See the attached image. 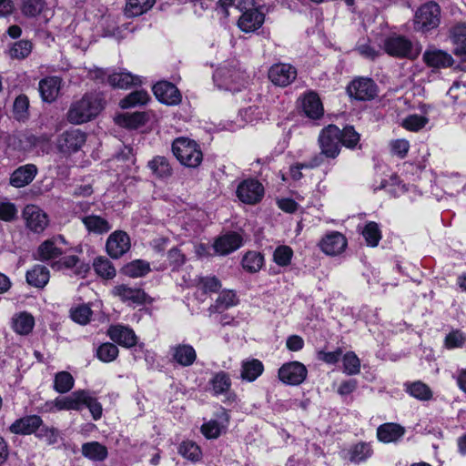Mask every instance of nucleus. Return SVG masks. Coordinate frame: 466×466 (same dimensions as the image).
<instances>
[{"mask_svg":"<svg viewBox=\"0 0 466 466\" xmlns=\"http://www.w3.org/2000/svg\"><path fill=\"white\" fill-rule=\"evenodd\" d=\"M101 109V100L96 96L86 95L71 105L67 119L72 124H83L96 117Z\"/></svg>","mask_w":466,"mask_h":466,"instance_id":"1","label":"nucleus"},{"mask_svg":"<svg viewBox=\"0 0 466 466\" xmlns=\"http://www.w3.org/2000/svg\"><path fill=\"white\" fill-rule=\"evenodd\" d=\"M213 79L219 89L238 92L248 84V76L244 71L236 66H223L218 68Z\"/></svg>","mask_w":466,"mask_h":466,"instance_id":"2","label":"nucleus"},{"mask_svg":"<svg viewBox=\"0 0 466 466\" xmlns=\"http://www.w3.org/2000/svg\"><path fill=\"white\" fill-rule=\"evenodd\" d=\"M172 151L177 159L184 166L197 167L202 162L203 155L196 141L178 137L172 144Z\"/></svg>","mask_w":466,"mask_h":466,"instance_id":"3","label":"nucleus"},{"mask_svg":"<svg viewBox=\"0 0 466 466\" xmlns=\"http://www.w3.org/2000/svg\"><path fill=\"white\" fill-rule=\"evenodd\" d=\"M384 49L391 56L415 59L421 52V46L405 36L393 35L385 40Z\"/></svg>","mask_w":466,"mask_h":466,"instance_id":"4","label":"nucleus"},{"mask_svg":"<svg viewBox=\"0 0 466 466\" xmlns=\"http://www.w3.org/2000/svg\"><path fill=\"white\" fill-rule=\"evenodd\" d=\"M341 130L335 125H329L323 128L319 136V144L321 154L327 157L335 158L340 150Z\"/></svg>","mask_w":466,"mask_h":466,"instance_id":"5","label":"nucleus"},{"mask_svg":"<svg viewBox=\"0 0 466 466\" xmlns=\"http://www.w3.org/2000/svg\"><path fill=\"white\" fill-rule=\"evenodd\" d=\"M440 6L436 3L422 5L415 14V28L426 32L437 27L440 24Z\"/></svg>","mask_w":466,"mask_h":466,"instance_id":"6","label":"nucleus"},{"mask_svg":"<svg viewBox=\"0 0 466 466\" xmlns=\"http://www.w3.org/2000/svg\"><path fill=\"white\" fill-rule=\"evenodd\" d=\"M308 370L299 361H289L284 363L278 371L279 380L291 386L300 385L307 378Z\"/></svg>","mask_w":466,"mask_h":466,"instance_id":"7","label":"nucleus"},{"mask_svg":"<svg viewBox=\"0 0 466 466\" xmlns=\"http://www.w3.org/2000/svg\"><path fill=\"white\" fill-rule=\"evenodd\" d=\"M236 194L241 202L255 205L262 199L264 196V187L257 179H245L238 184Z\"/></svg>","mask_w":466,"mask_h":466,"instance_id":"8","label":"nucleus"},{"mask_svg":"<svg viewBox=\"0 0 466 466\" xmlns=\"http://www.w3.org/2000/svg\"><path fill=\"white\" fill-rule=\"evenodd\" d=\"M230 416L228 411L221 408L216 413V418L204 422L200 428L201 433L208 440L218 439L225 433L229 423Z\"/></svg>","mask_w":466,"mask_h":466,"instance_id":"9","label":"nucleus"},{"mask_svg":"<svg viewBox=\"0 0 466 466\" xmlns=\"http://www.w3.org/2000/svg\"><path fill=\"white\" fill-rule=\"evenodd\" d=\"M131 247L130 238L127 232L116 230L111 233L106 243L107 254L112 258H119L126 254Z\"/></svg>","mask_w":466,"mask_h":466,"instance_id":"10","label":"nucleus"},{"mask_svg":"<svg viewBox=\"0 0 466 466\" xmlns=\"http://www.w3.org/2000/svg\"><path fill=\"white\" fill-rule=\"evenodd\" d=\"M231 384L230 376L225 371L216 372L209 380V386L213 395H225L226 401L228 403L237 400V395L230 391Z\"/></svg>","mask_w":466,"mask_h":466,"instance_id":"11","label":"nucleus"},{"mask_svg":"<svg viewBox=\"0 0 466 466\" xmlns=\"http://www.w3.org/2000/svg\"><path fill=\"white\" fill-rule=\"evenodd\" d=\"M23 218L27 228L35 233L44 231L48 225L47 215L35 205H27L24 208Z\"/></svg>","mask_w":466,"mask_h":466,"instance_id":"12","label":"nucleus"},{"mask_svg":"<svg viewBox=\"0 0 466 466\" xmlns=\"http://www.w3.org/2000/svg\"><path fill=\"white\" fill-rule=\"evenodd\" d=\"M349 95L358 100H370L377 94L375 83L370 78L360 77L353 80L347 88Z\"/></svg>","mask_w":466,"mask_h":466,"instance_id":"13","label":"nucleus"},{"mask_svg":"<svg viewBox=\"0 0 466 466\" xmlns=\"http://www.w3.org/2000/svg\"><path fill=\"white\" fill-rule=\"evenodd\" d=\"M86 142V135L79 129H70L64 132L57 140L58 149L64 154L77 151Z\"/></svg>","mask_w":466,"mask_h":466,"instance_id":"14","label":"nucleus"},{"mask_svg":"<svg viewBox=\"0 0 466 466\" xmlns=\"http://www.w3.org/2000/svg\"><path fill=\"white\" fill-rule=\"evenodd\" d=\"M114 297L118 298L122 302L128 305H140L146 301L147 295L139 288L131 287L127 284H119L112 289Z\"/></svg>","mask_w":466,"mask_h":466,"instance_id":"15","label":"nucleus"},{"mask_svg":"<svg viewBox=\"0 0 466 466\" xmlns=\"http://www.w3.org/2000/svg\"><path fill=\"white\" fill-rule=\"evenodd\" d=\"M268 77L274 85L287 86L296 79L297 70L289 64H276L270 67Z\"/></svg>","mask_w":466,"mask_h":466,"instance_id":"16","label":"nucleus"},{"mask_svg":"<svg viewBox=\"0 0 466 466\" xmlns=\"http://www.w3.org/2000/svg\"><path fill=\"white\" fill-rule=\"evenodd\" d=\"M43 420L38 415H27L15 420L9 427V431L17 435H31L36 433L42 426Z\"/></svg>","mask_w":466,"mask_h":466,"instance_id":"17","label":"nucleus"},{"mask_svg":"<svg viewBox=\"0 0 466 466\" xmlns=\"http://www.w3.org/2000/svg\"><path fill=\"white\" fill-rule=\"evenodd\" d=\"M347 239L339 232L332 231L327 234L320 241L319 248L327 255L337 256L344 251Z\"/></svg>","mask_w":466,"mask_h":466,"instance_id":"18","label":"nucleus"},{"mask_svg":"<svg viewBox=\"0 0 466 466\" xmlns=\"http://www.w3.org/2000/svg\"><path fill=\"white\" fill-rule=\"evenodd\" d=\"M153 92L160 102L167 105H177L181 100V95L178 89L167 81L157 82L153 86Z\"/></svg>","mask_w":466,"mask_h":466,"instance_id":"19","label":"nucleus"},{"mask_svg":"<svg viewBox=\"0 0 466 466\" xmlns=\"http://www.w3.org/2000/svg\"><path fill=\"white\" fill-rule=\"evenodd\" d=\"M66 240L64 237L57 236L44 241L38 248V256L42 260H52L64 253Z\"/></svg>","mask_w":466,"mask_h":466,"instance_id":"20","label":"nucleus"},{"mask_svg":"<svg viewBox=\"0 0 466 466\" xmlns=\"http://www.w3.org/2000/svg\"><path fill=\"white\" fill-rule=\"evenodd\" d=\"M37 171V167L34 164L21 166L11 174L9 183L14 187H24L34 180Z\"/></svg>","mask_w":466,"mask_h":466,"instance_id":"21","label":"nucleus"},{"mask_svg":"<svg viewBox=\"0 0 466 466\" xmlns=\"http://www.w3.org/2000/svg\"><path fill=\"white\" fill-rule=\"evenodd\" d=\"M107 334L113 341L127 348L137 343V336L133 329L120 324L111 326Z\"/></svg>","mask_w":466,"mask_h":466,"instance_id":"22","label":"nucleus"},{"mask_svg":"<svg viewBox=\"0 0 466 466\" xmlns=\"http://www.w3.org/2000/svg\"><path fill=\"white\" fill-rule=\"evenodd\" d=\"M264 19L263 13L257 8H251L242 14L238 19V25L243 32H254L263 25Z\"/></svg>","mask_w":466,"mask_h":466,"instance_id":"23","label":"nucleus"},{"mask_svg":"<svg viewBox=\"0 0 466 466\" xmlns=\"http://www.w3.org/2000/svg\"><path fill=\"white\" fill-rule=\"evenodd\" d=\"M62 80L58 76H48L39 82V92L42 99L51 103L55 101L60 92Z\"/></svg>","mask_w":466,"mask_h":466,"instance_id":"24","label":"nucleus"},{"mask_svg":"<svg viewBox=\"0 0 466 466\" xmlns=\"http://www.w3.org/2000/svg\"><path fill=\"white\" fill-rule=\"evenodd\" d=\"M242 238L238 233H229L218 238L214 243L215 252L218 255H227L240 248Z\"/></svg>","mask_w":466,"mask_h":466,"instance_id":"25","label":"nucleus"},{"mask_svg":"<svg viewBox=\"0 0 466 466\" xmlns=\"http://www.w3.org/2000/svg\"><path fill=\"white\" fill-rule=\"evenodd\" d=\"M264 371L263 363L253 358H248L241 361L240 379L244 381H255Z\"/></svg>","mask_w":466,"mask_h":466,"instance_id":"26","label":"nucleus"},{"mask_svg":"<svg viewBox=\"0 0 466 466\" xmlns=\"http://www.w3.org/2000/svg\"><path fill=\"white\" fill-rule=\"evenodd\" d=\"M305 115L311 119H318L323 115V106L319 96L314 92L306 94L301 101Z\"/></svg>","mask_w":466,"mask_h":466,"instance_id":"27","label":"nucleus"},{"mask_svg":"<svg viewBox=\"0 0 466 466\" xmlns=\"http://www.w3.org/2000/svg\"><path fill=\"white\" fill-rule=\"evenodd\" d=\"M22 13L30 17L42 15L45 21H48L53 13L46 6L45 0H25L22 5Z\"/></svg>","mask_w":466,"mask_h":466,"instance_id":"28","label":"nucleus"},{"mask_svg":"<svg viewBox=\"0 0 466 466\" xmlns=\"http://www.w3.org/2000/svg\"><path fill=\"white\" fill-rule=\"evenodd\" d=\"M173 360L183 367L192 365L196 359L197 353L191 345L181 344L174 346L170 349Z\"/></svg>","mask_w":466,"mask_h":466,"instance_id":"29","label":"nucleus"},{"mask_svg":"<svg viewBox=\"0 0 466 466\" xmlns=\"http://www.w3.org/2000/svg\"><path fill=\"white\" fill-rule=\"evenodd\" d=\"M405 433V429L396 423H384L377 430V437L384 443L396 442Z\"/></svg>","mask_w":466,"mask_h":466,"instance_id":"30","label":"nucleus"},{"mask_svg":"<svg viewBox=\"0 0 466 466\" xmlns=\"http://www.w3.org/2000/svg\"><path fill=\"white\" fill-rule=\"evenodd\" d=\"M451 39L456 46L454 54L466 62V24H459L451 30Z\"/></svg>","mask_w":466,"mask_h":466,"instance_id":"31","label":"nucleus"},{"mask_svg":"<svg viewBox=\"0 0 466 466\" xmlns=\"http://www.w3.org/2000/svg\"><path fill=\"white\" fill-rule=\"evenodd\" d=\"M107 81L112 86L123 89L142 84V79L138 76H134L126 70L109 75Z\"/></svg>","mask_w":466,"mask_h":466,"instance_id":"32","label":"nucleus"},{"mask_svg":"<svg viewBox=\"0 0 466 466\" xmlns=\"http://www.w3.org/2000/svg\"><path fill=\"white\" fill-rule=\"evenodd\" d=\"M50 274L46 266L35 265L26 272V281L35 288H44L49 281Z\"/></svg>","mask_w":466,"mask_h":466,"instance_id":"33","label":"nucleus"},{"mask_svg":"<svg viewBox=\"0 0 466 466\" xmlns=\"http://www.w3.org/2000/svg\"><path fill=\"white\" fill-rule=\"evenodd\" d=\"M425 63L432 67H447L452 63L451 56L438 49H427L423 55Z\"/></svg>","mask_w":466,"mask_h":466,"instance_id":"34","label":"nucleus"},{"mask_svg":"<svg viewBox=\"0 0 466 466\" xmlns=\"http://www.w3.org/2000/svg\"><path fill=\"white\" fill-rule=\"evenodd\" d=\"M82 222L90 233L105 234L112 228L106 218L97 215L86 216L82 218Z\"/></svg>","mask_w":466,"mask_h":466,"instance_id":"35","label":"nucleus"},{"mask_svg":"<svg viewBox=\"0 0 466 466\" xmlns=\"http://www.w3.org/2000/svg\"><path fill=\"white\" fill-rule=\"evenodd\" d=\"M35 326L34 317L27 312H20L12 318V328L17 334L27 335Z\"/></svg>","mask_w":466,"mask_h":466,"instance_id":"36","label":"nucleus"},{"mask_svg":"<svg viewBox=\"0 0 466 466\" xmlns=\"http://www.w3.org/2000/svg\"><path fill=\"white\" fill-rule=\"evenodd\" d=\"M84 457L95 461H103L107 457V449L97 441L84 443L81 448Z\"/></svg>","mask_w":466,"mask_h":466,"instance_id":"37","label":"nucleus"},{"mask_svg":"<svg viewBox=\"0 0 466 466\" xmlns=\"http://www.w3.org/2000/svg\"><path fill=\"white\" fill-rule=\"evenodd\" d=\"M156 0H127L125 7V15L127 17H135L147 12Z\"/></svg>","mask_w":466,"mask_h":466,"instance_id":"38","label":"nucleus"},{"mask_svg":"<svg viewBox=\"0 0 466 466\" xmlns=\"http://www.w3.org/2000/svg\"><path fill=\"white\" fill-rule=\"evenodd\" d=\"M148 168L157 177H168L172 174V168L167 159L164 157L157 156L147 163Z\"/></svg>","mask_w":466,"mask_h":466,"instance_id":"39","label":"nucleus"},{"mask_svg":"<svg viewBox=\"0 0 466 466\" xmlns=\"http://www.w3.org/2000/svg\"><path fill=\"white\" fill-rule=\"evenodd\" d=\"M83 390H76L70 395L57 397L58 410H80V402L83 400Z\"/></svg>","mask_w":466,"mask_h":466,"instance_id":"40","label":"nucleus"},{"mask_svg":"<svg viewBox=\"0 0 466 466\" xmlns=\"http://www.w3.org/2000/svg\"><path fill=\"white\" fill-rule=\"evenodd\" d=\"M52 267L56 269L75 268V274L77 275L85 273L88 269V267L83 263H80L78 258L75 255L62 258L60 260L52 264Z\"/></svg>","mask_w":466,"mask_h":466,"instance_id":"41","label":"nucleus"},{"mask_svg":"<svg viewBox=\"0 0 466 466\" xmlns=\"http://www.w3.org/2000/svg\"><path fill=\"white\" fill-rule=\"evenodd\" d=\"M83 400L80 402V410L84 407H86L89 410L92 418L95 420H99L102 416L103 411L102 405L97 401V400L95 397L92 396V394L89 391L83 390Z\"/></svg>","mask_w":466,"mask_h":466,"instance_id":"42","label":"nucleus"},{"mask_svg":"<svg viewBox=\"0 0 466 466\" xmlns=\"http://www.w3.org/2000/svg\"><path fill=\"white\" fill-rule=\"evenodd\" d=\"M96 273L105 279H111L116 276V269L111 261L105 257H98L93 262Z\"/></svg>","mask_w":466,"mask_h":466,"instance_id":"43","label":"nucleus"},{"mask_svg":"<svg viewBox=\"0 0 466 466\" xmlns=\"http://www.w3.org/2000/svg\"><path fill=\"white\" fill-rule=\"evenodd\" d=\"M373 451L369 443H358L350 451V461L353 463H360L371 457Z\"/></svg>","mask_w":466,"mask_h":466,"instance_id":"44","label":"nucleus"},{"mask_svg":"<svg viewBox=\"0 0 466 466\" xmlns=\"http://www.w3.org/2000/svg\"><path fill=\"white\" fill-rule=\"evenodd\" d=\"M116 121L122 127L137 128L145 123L146 116L143 113L140 112H135L132 114L126 113L117 116Z\"/></svg>","mask_w":466,"mask_h":466,"instance_id":"45","label":"nucleus"},{"mask_svg":"<svg viewBox=\"0 0 466 466\" xmlns=\"http://www.w3.org/2000/svg\"><path fill=\"white\" fill-rule=\"evenodd\" d=\"M150 271V265L148 262L137 259L128 264L124 268V273L131 278H140L147 275Z\"/></svg>","mask_w":466,"mask_h":466,"instance_id":"46","label":"nucleus"},{"mask_svg":"<svg viewBox=\"0 0 466 466\" xmlns=\"http://www.w3.org/2000/svg\"><path fill=\"white\" fill-rule=\"evenodd\" d=\"M149 100V95L145 90H137L130 93L124 99L120 101L122 108H129L137 106H143Z\"/></svg>","mask_w":466,"mask_h":466,"instance_id":"47","label":"nucleus"},{"mask_svg":"<svg viewBox=\"0 0 466 466\" xmlns=\"http://www.w3.org/2000/svg\"><path fill=\"white\" fill-rule=\"evenodd\" d=\"M75 384L73 376L67 371H60L56 374L54 380V389L58 393H66L70 391Z\"/></svg>","mask_w":466,"mask_h":466,"instance_id":"48","label":"nucleus"},{"mask_svg":"<svg viewBox=\"0 0 466 466\" xmlns=\"http://www.w3.org/2000/svg\"><path fill=\"white\" fill-rule=\"evenodd\" d=\"M35 437L45 441L47 445H55L62 439L60 431L56 428L49 427L44 423L37 430Z\"/></svg>","mask_w":466,"mask_h":466,"instance_id":"49","label":"nucleus"},{"mask_svg":"<svg viewBox=\"0 0 466 466\" xmlns=\"http://www.w3.org/2000/svg\"><path fill=\"white\" fill-rule=\"evenodd\" d=\"M362 235L370 247H377L381 239V231L376 222H368L362 229Z\"/></svg>","mask_w":466,"mask_h":466,"instance_id":"50","label":"nucleus"},{"mask_svg":"<svg viewBox=\"0 0 466 466\" xmlns=\"http://www.w3.org/2000/svg\"><path fill=\"white\" fill-rule=\"evenodd\" d=\"M264 262L263 256L256 251L248 252L242 258V266L248 272H258Z\"/></svg>","mask_w":466,"mask_h":466,"instance_id":"51","label":"nucleus"},{"mask_svg":"<svg viewBox=\"0 0 466 466\" xmlns=\"http://www.w3.org/2000/svg\"><path fill=\"white\" fill-rule=\"evenodd\" d=\"M179 453L191 461H198L201 459L202 452L198 444L193 441H183L178 449Z\"/></svg>","mask_w":466,"mask_h":466,"instance_id":"52","label":"nucleus"},{"mask_svg":"<svg viewBox=\"0 0 466 466\" xmlns=\"http://www.w3.org/2000/svg\"><path fill=\"white\" fill-rule=\"evenodd\" d=\"M428 121L429 119L426 116L413 114L405 117L401 126L409 131L418 132L426 126Z\"/></svg>","mask_w":466,"mask_h":466,"instance_id":"53","label":"nucleus"},{"mask_svg":"<svg viewBox=\"0 0 466 466\" xmlns=\"http://www.w3.org/2000/svg\"><path fill=\"white\" fill-rule=\"evenodd\" d=\"M96 356L103 362H111L118 356V349L113 343H103L98 347Z\"/></svg>","mask_w":466,"mask_h":466,"instance_id":"54","label":"nucleus"},{"mask_svg":"<svg viewBox=\"0 0 466 466\" xmlns=\"http://www.w3.org/2000/svg\"><path fill=\"white\" fill-rule=\"evenodd\" d=\"M293 257V250L290 247L279 246L273 253V260L280 267H286L290 264Z\"/></svg>","mask_w":466,"mask_h":466,"instance_id":"55","label":"nucleus"},{"mask_svg":"<svg viewBox=\"0 0 466 466\" xmlns=\"http://www.w3.org/2000/svg\"><path fill=\"white\" fill-rule=\"evenodd\" d=\"M238 302L237 295L232 290L222 291L216 300V309L223 310L230 307L236 306Z\"/></svg>","mask_w":466,"mask_h":466,"instance_id":"56","label":"nucleus"},{"mask_svg":"<svg viewBox=\"0 0 466 466\" xmlns=\"http://www.w3.org/2000/svg\"><path fill=\"white\" fill-rule=\"evenodd\" d=\"M344 372L348 375H354L360 372V360L358 356L352 352H347L342 359Z\"/></svg>","mask_w":466,"mask_h":466,"instance_id":"57","label":"nucleus"},{"mask_svg":"<svg viewBox=\"0 0 466 466\" xmlns=\"http://www.w3.org/2000/svg\"><path fill=\"white\" fill-rule=\"evenodd\" d=\"M71 319L81 325H86L89 322L92 310L86 304H82L71 309Z\"/></svg>","mask_w":466,"mask_h":466,"instance_id":"58","label":"nucleus"},{"mask_svg":"<svg viewBox=\"0 0 466 466\" xmlns=\"http://www.w3.org/2000/svg\"><path fill=\"white\" fill-rule=\"evenodd\" d=\"M196 284L205 293L217 292L221 288V283L216 277H198Z\"/></svg>","mask_w":466,"mask_h":466,"instance_id":"59","label":"nucleus"},{"mask_svg":"<svg viewBox=\"0 0 466 466\" xmlns=\"http://www.w3.org/2000/svg\"><path fill=\"white\" fill-rule=\"evenodd\" d=\"M408 391L411 396H413L419 400H430L432 396V393H431V390H430V388L426 384H424L420 381L412 383L409 387Z\"/></svg>","mask_w":466,"mask_h":466,"instance_id":"60","label":"nucleus"},{"mask_svg":"<svg viewBox=\"0 0 466 466\" xmlns=\"http://www.w3.org/2000/svg\"><path fill=\"white\" fill-rule=\"evenodd\" d=\"M32 51V43L27 40H21L14 44L10 55L14 58L23 59L29 56Z\"/></svg>","mask_w":466,"mask_h":466,"instance_id":"61","label":"nucleus"},{"mask_svg":"<svg viewBox=\"0 0 466 466\" xmlns=\"http://www.w3.org/2000/svg\"><path fill=\"white\" fill-rule=\"evenodd\" d=\"M29 106V100L27 96L21 95L18 96L14 102V114L15 118L23 120L27 116V110Z\"/></svg>","mask_w":466,"mask_h":466,"instance_id":"62","label":"nucleus"},{"mask_svg":"<svg viewBox=\"0 0 466 466\" xmlns=\"http://www.w3.org/2000/svg\"><path fill=\"white\" fill-rule=\"evenodd\" d=\"M341 145L347 147H354L360 141V135L352 127H346L340 135Z\"/></svg>","mask_w":466,"mask_h":466,"instance_id":"63","label":"nucleus"},{"mask_svg":"<svg viewBox=\"0 0 466 466\" xmlns=\"http://www.w3.org/2000/svg\"><path fill=\"white\" fill-rule=\"evenodd\" d=\"M466 342V335L459 330L449 333L445 338V346L449 350L461 348Z\"/></svg>","mask_w":466,"mask_h":466,"instance_id":"64","label":"nucleus"}]
</instances>
